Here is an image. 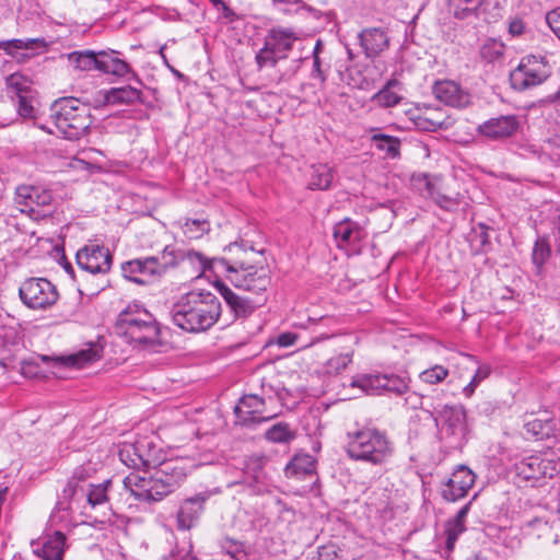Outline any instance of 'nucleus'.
Masks as SVG:
<instances>
[{
  "mask_svg": "<svg viewBox=\"0 0 560 560\" xmlns=\"http://www.w3.org/2000/svg\"><path fill=\"white\" fill-rule=\"evenodd\" d=\"M158 265V276L164 273L167 268L174 267L177 264L178 256L172 246H165L163 252L156 256H152Z\"/></svg>",
  "mask_w": 560,
  "mask_h": 560,
  "instance_id": "nucleus-42",
  "label": "nucleus"
},
{
  "mask_svg": "<svg viewBox=\"0 0 560 560\" xmlns=\"http://www.w3.org/2000/svg\"><path fill=\"white\" fill-rule=\"evenodd\" d=\"M78 266L91 275H106L112 268V254L107 247L88 244L75 255Z\"/></svg>",
  "mask_w": 560,
  "mask_h": 560,
  "instance_id": "nucleus-12",
  "label": "nucleus"
},
{
  "mask_svg": "<svg viewBox=\"0 0 560 560\" xmlns=\"http://www.w3.org/2000/svg\"><path fill=\"white\" fill-rule=\"evenodd\" d=\"M553 235L556 249L558 253H560V214L555 221Z\"/></svg>",
  "mask_w": 560,
  "mask_h": 560,
  "instance_id": "nucleus-64",
  "label": "nucleus"
},
{
  "mask_svg": "<svg viewBox=\"0 0 560 560\" xmlns=\"http://www.w3.org/2000/svg\"><path fill=\"white\" fill-rule=\"evenodd\" d=\"M351 361L352 355L350 353L338 354L327 361V372L339 373L345 370Z\"/></svg>",
  "mask_w": 560,
  "mask_h": 560,
  "instance_id": "nucleus-49",
  "label": "nucleus"
},
{
  "mask_svg": "<svg viewBox=\"0 0 560 560\" xmlns=\"http://www.w3.org/2000/svg\"><path fill=\"white\" fill-rule=\"evenodd\" d=\"M91 475V469L90 468H86L84 466H80L78 467L74 471H73V475L72 477L75 479V480H79V481H84L86 478H89Z\"/></svg>",
  "mask_w": 560,
  "mask_h": 560,
  "instance_id": "nucleus-63",
  "label": "nucleus"
},
{
  "mask_svg": "<svg viewBox=\"0 0 560 560\" xmlns=\"http://www.w3.org/2000/svg\"><path fill=\"white\" fill-rule=\"evenodd\" d=\"M491 373V368L488 364L479 365L476 373L471 377L470 382L463 388V394L465 397L470 398L479 384L489 377Z\"/></svg>",
  "mask_w": 560,
  "mask_h": 560,
  "instance_id": "nucleus-45",
  "label": "nucleus"
},
{
  "mask_svg": "<svg viewBox=\"0 0 560 560\" xmlns=\"http://www.w3.org/2000/svg\"><path fill=\"white\" fill-rule=\"evenodd\" d=\"M142 92L137 88L126 85L113 88L108 91H101L95 98L96 106L105 105H130L141 102Z\"/></svg>",
  "mask_w": 560,
  "mask_h": 560,
  "instance_id": "nucleus-24",
  "label": "nucleus"
},
{
  "mask_svg": "<svg viewBox=\"0 0 560 560\" xmlns=\"http://www.w3.org/2000/svg\"><path fill=\"white\" fill-rule=\"evenodd\" d=\"M360 42L368 57H376L385 47V33L381 28L365 30L360 34Z\"/></svg>",
  "mask_w": 560,
  "mask_h": 560,
  "instance_id": "nucleus-28",
  "label": "nucleus"
},
{
  "mask_svg": "<svg viewBox=\"0 0 560 560\" xmlns=\"http://www.w3.org/2000/svg\"><path fill=\"white\" fill-rule=\"evenodd\" d=\"M382 381V377L378 375H364L354 380L351 386L361 388V390L368 395H382L385 389V385Z\"/></svg>",
  "mask_w": 560,
  "mask_h": 560,
  "instance_id": "nucleus-36",
  "label": "nucleus"
},
{
  "mask_svg": "<svg viewBox=\"0 0 560 560\" xmlns=\"http://www.w3.org/2000/svg\"><path fill=\"white\" fill-rule=\"evenodd\" d=\"M100 58L101 51L94 52L92 50L84 51H73L68 55V60L70 65L81 71H91L98 70L100 71Z\"/></svg>",
  "mask_w": 560,
  "mask_h": 560,
  "instance_id": "nucleus-31",
  "label": "nucleus"
},
{
  "mask_svg": "<svg viewBox=\"0 0 560 560\" xmlns=\"http://www.w3.org/2000/svg\"><path fill=\"white\" fill-rule=\"evenodd\" d=\"M509 32L513 36H520L525 32V23L521 19H513L509 24Z\"/></svg>",
  "mask_w": 560,
  "mask_h": 560,
  "instance_id": "nucleus-59",
  "label": "nucleus"
},
{
  "mask_svg": "<svg viewBox=\"0 0 560 560\" xmlns=\"http://www.w3.org/2000/svg\"><path fill=\"white\" fill-rule=\"evenodd\" d=\"M470 503L465 504L463 508L459 509L457 514L453 520H450L446 523L445 527V548L447 552H452L455 544L458 539V537L466 530V517L469 512Z\"/></svg>",
  "mask_w": 560,
  "mask_h": 560,
  "instance_id": "nucleus-26",
  "label": "nucleus"
},
{
  "mask_svg": "<svg viewBox=\"0 0 560 560\" xmlns=\"http://www.w3.org/2000/svg\"><path fill=\"white\" fill-rule=\"evenodd\" d=\"M116 334L137 346L155 345L160 328L153 315L138 305L128 306L120 312L115 325Z\"/></svg>",
  "mask_w": 560,
  "mask_h": 560,
  "instance_id": "nucleus-5",
  "label": "nucleus"
},
{
  "mask_svg": "<svg viewBox=\"0 0 560 560\" xmlns=\"http://www.w3.org/2000/svg\"><path fill=\"white\" fill-rule=\"evenodd\" d=\"M520 128V121L515 115H501L490 118L478 126V135L493 141L505 140Z\"/></svg>",
  "mask_w": 560,
  "mask_h": 560,
  "instance_id": "nucleus-17",
  "label": "nucleus"
},
{
  "mask_svg": "<svg viewBox=\"0 0 560 560\" xmlns=\"http://www.w3.org/2000/svg\"><path fill=\"white\" fill-rule=\"evenodd\" d=\"M546 22L552 33L557 36V38H560V7L555 8L547 12L546 14Z\"/></svg>",
  "mask_w": 560,
  "mask_h": 560,
  "instance_id": "nucleus-50",
  "label": "nucleus"
},
{
  "mask_svg": "<svg viewBox=\"0 0 560 560\" xmlns=\"http://www.w3.org/2000/svg\"><path fill=\"white\" fill-rule=\"evenodd\" d=\"M548 77L544 58L524 57L518 67L511 72V84L515 90L523 91L542 83Z\"/></svg>",
  "mask_w": 560,
  "mask_h": 560,
  "instance_id": "nucleus-10",
  "label": "nucleus"
},
{
  "mask_svg": "<svg viewBox=\"0 0 560 560\" xmlns=\"http://www.w3.org/2000/svg\"><path fill=\"white\" fill-rule=\"evenodd\" d=\"M112 482L110 480H106L103 483L100 485H91L90 490L86 493V499L89 504H91L93 508L101 505L107 501V491L108 487H110Z\"/></svg>",
  "mask_w": 560,
  "mask_h": 560,
  "instance_id": "nucleus-44",
  "label": "nucleus"
},
{
  "mask_svg": "<svg viewBox=\"0 0 560 560\" xmlns=\"http://www.w3.org/2000/svg\"><path fill=\"white\" fill-rule=\"evenodd\" d=\"M401 142L398 138L387 135V159H397L400 156Z\"/></svg>",
  "mask_w": 560,
  "mask_h": 560,
  "instance_id": "nucleus-52",
  "label": "nucleus"
},
{
  "mask_svg": "<svg viewBox=\"0 0 560 560\" xmlns=\"http://www.w3.org/2000/svg\"><path fill=\"white\" fill-rule=\"evenodd\" d=\"M36 100L33 96V93L23 94L18 97V114L25 118L31 119L36 117V108L35 104Z\"/></svg>",
  "mask_w": 560,
  "mask_h": 560,
  "instance_id": "nucleus-46",
  "label": "nucleus"
},
{
  "mask_svg": "<svg viewBox=\"0 0 560 560\" xmlns=\"http://www.w3.org/2000/svg\"><path fill=\"white\" fill-rule=\"evenodd\" d=\"M485 0H447L448 10L456 20L478 16L479 9Z\"/></svg>",
  "mask_w": 560,
  "mask_h": 560,
  "instance_id": "nucleus-30",
  "label": "nucleus"
},
{
  "mask_svg": "<svg viewBox=\"0 0 560 560\" xmlns=\"http://www.w3.org/2000/svg\"><path fill=\"white\" fill-rule=\"evenodd\" d=\"M100 63L101 72L116 77L131 74L132 78L138 79L137 74L131 70L130 66L126 61L113 56L112 54L101 51Z\"/></svg>",
  "mask_w": 560,
  "mask_h": 560,
  "instance_id": "nucleus-29",
  "label": "nucleus"
},
{
  "mask_svg": "<svg viewBox=\"0 0 560 560\" xmlns=\"http://www.w3.org/2000/svg\"><path fill=\"white\" fill-rule=\"evenodd\" d=\"M517 476L525 480H537L544 477L552 478L560 470V457L551 454H534L526 456L514 464Z\"/></svg>",
  "mask_w": 560,
  "mask_h": 560,
  "instance_id": "nucleus-9",
  "label": "nucleus"
},
{
  "mask_svg": "<svg viewBox=\"0 0 560 560\" xmlns=\"http://www.w3.org/2000/svg\"><path fill=\"white\" fill-rule=\"evenodd\" d=\"M434 421L443 439L453 442H460L464 439L467 425L466 410L463 406L443 405Z\"/></svg>",
  "mask_w": 560,
  "mask_h": 560,
  "instance_id": "nucleus-11",
  "label": "nucleus"
},
{
  "mask_svg": "<svg viewBox=\"0 0 560 560\" xmlns=\"http://www.w3.org/2000/svg\"><path fill=\"white\" fill-rule=\"evenodd\" d=\"M334 170L327 164H316L312 166L308 188L326 190L330 188L334 180Z\"/></svg>",
  "mask_w": 560,
  "mask_h": 560,
  "instance_id": "nucleus-32",
  "label": "nucleus"
},
{
  "mask_svg": "<svg viewBox=\"0 0 560 560\" xmlns=\"http://www.w3.org/2000/svg\"><path fill=\"white\" fill-rule=\"evenodd\" d=\"M102 357V349L97 346H89L85 349H81L75 353L58 357V358H48L46 355L42 357V360L47 362L51 361L52 366H66V368H74V369H83L89 364L100 360Z\"/></svg>",
  "mask_w": 560,
  "mask_h": 560,
  "instance_id": "nucleus-22",
  "label": "nucleus"
},
{
  "mask_svg": "<svg viewBox=\"0 0 560 560\" xmlns=\"http://www.w3.org/2000/svg\"><path fill=\"white\" fill-rule=\"evenodd\" d=\"M265 436L273 443H288L295 438V433L288 423L278 422L266 431Z\"/></svg>",
  "mask_w": 560,
  "mask_h": 560,
  "instance_id": "nucleus-39",
  "label": "nucleus"
},
{
  "mask_svg": "<svg viewBox=\"0 0 560 560\" xmlns=\"http://www.w3.org/2000/svg\"><path fill=\"white\" fill-rule=\"evenodd\" d=\"M236 288L254 295H266L271 283L270 269L261 255L237 243L224 248V256L214 261Z\"/></svg>",
  "mask_w": 560,
  "mask_h": 560,
  "instance_id": "nucleus-1",
  "label": "nucleus"
},
{
  "mask_svg": "<svg viewBox=\"0 0 560 560\" xmlns=\"http://www.w3.org/2000/svg\"><path fill=\"white\" fill-rule=\"evenodd\" d=\"M50 118L57 131L68 140L83 137L92 124L86 104L75 97H61L50 107Z\"/></svg>",
  "mask_w": 560,
  "mask_h": 560,
  "instance_id": "nucleus-4",
  "label": "nucleus"
},
{
  "mask_svg": "<svg viewBox=\"0 0 560 560\" xmlns=\"http://www.w3.org/2000/svg\"><path fill=\"white\" fill-rule=\"evenodd\" d=\"M296 68H298V66H295L291 70H285L283 72H280L279 74H275L270 78V80L272 82H275L276 84H279L284 81H289L296 72Z\"/></svg>",
  "mask_w": 560,
  "mask_h": 560,
  "instance_id": "nucleus-61",
  "label": "nucleus"
},
{
  "mask_svg": "<svg viewBox=\"0 0 560 560\" xmlns=\"http://www.w3.org/2000/svg\"><path fill=\"white\" fill-rule=\"evenodd\" d=\"M347 453L351 458L381 464L385 459V440L373 429L348 434Z\"/></svg>",
  "mask_w": 560,
  "mask_h": 560,
  "instance_id": "nucleus-7",
  "label": "nucleus"
},
{
  "mask_svg": "<svg viewBox=\"0 0 560 560\" xmlns=\"http://www.w3.org/2000/svg\"><path fill=\"white\" fill-rule=\"evenodd\" d=\"M296 39L291 28L272 27L265 36L264 46L256 52L258 70L276 68L280 61L285 60Z\"/></svg>",
  "mask_w": 560,
  "mask_h": 560,
  "instance_id": "nucleus-6",
  "label": "nucleus"
},
{
  "mask_svg": "<svg viewBox=\"0 0 560 560\" xmlns=\"http://www.w3.org/2000/svg\"><path fill=\"white\" fill-rule=\"evenodd\" d=\"M121 271L126 279L138 284H149L159 277L158 265L153 257L126 261L121 265Z\"/></svg>",
  "mask_w": 560,
  "mask_h": 560,
  "instance_id": "nucleus-20",
  "label": "nucleus"
},
{
  "mask_svg": "<svg viewBox=\"0 0 560 560\" xmlns=\"http://www.w3.org/2000/svg\"><path fill=\"white\" fill-rule=\"evenodd\" d=\"M296 339H298V335L294 332H289V331L282 332L279 335L277 343L280 347H290L295 343Z\"/></svg>",
  "mask_w": 560,
  "mask_h": 560,
  "instance_id": "nucleus-58",
  "label": "nucleus"
},
{
  "mask_svg": "<svg viewBox=\"0 0 560 560\" xmlns=\"http://www.w3.org/2000/svg\"><path fill=\"white\" fill-rule=\"evenodd\" d=\"M395 85L394 80H387V107L397 105L402 97L397 95L396 93L389 92V89Z\"/></svg>",
  "mask_w": 560,
  "mask_h": 560,
  "instance_id": "nucleus-62",
  "label": "nucleus"
},
{
  "mask_svg": "<svg viewBox=\"0 0 560 560\" xmlns=\"http://www.w3.org/2000/svg\"><path fill=\"white\" fill-rule=\"evenodd\" d=\"M219 299L209 291H190L173 304L170 315L174 325L187 332L210 329L221 315Z\"/></svg>",
  "mask_w": 560,
  "mask_h": 560,
  "instance_id": "nucleus-2",
  "label": "nucleus"
},
{
  "mask_svg": "<svg viewBox=\"0 0 560 560\" xmlns=\"http://www.w3.org/2000/svg\"><path fill=\"white\" fill-rule=\"evenodd\" d=\"M14 200L22 212H35L36 207L50 205L52 194L49 189L43 187L21 185L15 190Z\"/></svg>",
  "mask_w": 560,
  "mask_h": 560,
  "instance_id": "nucleus-19",
  "label": "nucleus"
},
{
  "mask_svg": "<svg viewBox=\"0 0 560 560\" xmlns=\"http://www.w3.org/2000/svg\"><path fill=\"white\" fill-rule=\"evenodd\" d=\"M67 548V537L60 530L43 535L31 541L32 552L40 560H63Z\"/></svg>",
  "mask_w": 560,
  "mask_h": 560,
  "instance_id": "nucleus-14",
  "label": "nucleus"
},
{
  "mask_svg": "<svg viewBox=\"0 0 560 560\" xmlns=\"http://www.w3.org/2000/svg\"><path fill=\"white\" fill-rule=\"evenodd\" d=\"M80 482L79 480H75L73 477H71L65 489H63V498L65 499H72L77 493L78 491L81 489L80 488Z\"/></svg>",
  "mask_w": 560,
  "mask_h": 560,
  "instance_id": "nucleus-55",
  "label": "nucleus"
},
{
  "mask_svg": "<svg viewBox=\"0 0 560 560\" xmlns=\"http://www.w3.org/2000/svg\"><path fill=\"white\" fill-rule=\"evenodd\" d=\"M427 125L423 126L424 129L430 131H435L438 129H448L452 126V120L450 118L444 119H435V118H425Z\"/></svg>",
  "mask_w": 560,
  "mask_h": 560,
  "instance_id": "nucleus-51",
  "label": "nucleus"
},
{
  "mask_svg": "<svg viewBox=\"0 0 560 560\" xmlns=\"http://www.w3.org/2000/svg\"><path fill=\"white\" fill-rule=\"evenodd\" d=\"M408 380L402 375H387V393L402 395L408 390Z\"/></svg>",
  "mask_w": 560,
  "mask_h": 560,
  "instance_id": "nucleus-48",
  "label": "nucleus"
},
{
  "mask_svg": "<svg viewBox=\"0 0 560 560\" xmlns=\"http://www.w3.org/2000/svg\"><path fill=\"white\" fill-rule=\"evenodd\" d=\"M206 500V495L197 494L195 497L186 499L180 504L176 517L178 529L189 530L197 524L203 511V504Z\"/></svg>",
  "mask_w": 560,
  "mask_h": 560,
  "instance_id": "nucleus-23",
  "label": "nucleus"
},
{
  "mask_svg": "<svg viewBox=\"0 0 560 560\" xmlns=\"http://www.w3.org/2000/svg\"><path fill=\"white\" fill-rule=\"evenodd\" d=\"M448 375V370L442 365H434L420 373V380L423 383L435 385L443 382Z\"/></svg>",
  "mask_w": 560,
  "mask_h": 560,
  "instance_id": "nucleus-47",
  "label": "nucleus"
},
{
  "mask_svg": "<svg viewBox=\"0 0 560 560\" xmlns=\"http://www.w3.org/2000/svg\"><path fill=\"white\" fill-rule=\"evenodd\" d=\"M316 471V460L310 454H296L285 466L287 477L302 479Z\"/></svg>",
  "mask_w": 560,
  "mask_h": 560,
  "instance_id": "nucleus-25",
  "label": "nucleus"
},
{
  "mask_svg": "<svg viewBox=\"0 0 560 560\" xmlns=\"http://www.w3.org/2000/svg\"><path fill=\"white\" fill-rule=\"evenodd\" d=\"M223 555L233 560H247V552L242 541L225 537L219 541Z\"/></svg>",
  "mask_w": 560,
  "mask_h": 560,
  "instance_id": "nucleus-38",
  "label": "nucleus"
},
{
  "mask_svg": "<svg viewBox=\"0 0 560 560\" xmlns=\"http://www.w3.org/2000/svg\"><path fill=\"white\" fill-rule=\"evenodd\" d=\"M19 296L28 308L44 310L57 302L58 292L47 279L31 278L21 284Z\"/></svg>",
  "mask_w": 560,
  "mask_h": 560,
  "instance_id": "nucleus-8",
  "label": "nucleus"
},
{
  "mask_svg": "<svg viewBox=\"0 0 560 560\" xmlns=\"http://www.w3.org/2000/svg\"><path fill=\"white\" fill-rule=\"evenodd\" d=\"M210 230V224L206 220L188 219L183 225L184 234L190 240H198Z\"/></svg>",
  "mask_w": 560,
  "mask_h": 560,
  "instance_id": "nucleus-43",
  "label": "nucleus"
},
{
  "mask_svg": "<svg viewBox=\"0 0 560 560\" xmlns=\"http://www.w3.org/2000/svg\"><path fill=\"white\" fill-rule=\"evenodd\" d=\"M505 46L497 39H488L480 48V56L487 62L499 60L504 54Z\"/></svg>",
  "mask_w": 560,
  "mask_h": 560,
  "instance_id": "nucleus-40",
  "label": "nucleus"
},
{
  "mask_svg": "<svg viewBox=\"0 0 560 560\" xmlns=\"http://www.w3.org/2000/svg\"><path fill=\"white\" fill-rule=\"evenodd\" d=\"M184 478L185 474L182 469L165 465L164 468L150 476H147L145 471L142 474L131 472L124 479V485L136 500L153 503L174 492Z\"/></svg>",
  "mask_w": 560,
  "mask_h": 560,
  "instance_id": "nucleus-3",
  "label": "nucleus"
},
{
  "mask_svg": "<svg viewBox=\"0 0 560 560\" xmlns=\"http://www.w3.org/2000/svg\"><path fill=\"white\" fill-rule=\"evenodd\" d=\"M475 474L464 465L458 466L442 490V497L447 501L464 498L475 483Z\"/></svg>",
  "mask_w": 560,
  "mask_h": 560,
  "instance_id": "nucleus-18",
  "label": "nucleus"
},
{
  "mask_svg": "<svg viewBox=\"0 0 560 560\" xmlns=\"http://www.w3.org/2000/svg\"><path fill=\"white\" fill-rule=\"evenodd\" d=\"M337 553L335 546H323L318 548L317 553L314 556L315 560H335Z\"/></svg>",
  "mask_w": 560,
  "mask_h": 560,
  "instance_id": "nucleus-53",
  "label": "nucleus"
},
{
  "mask_svg": "<svg viewBox=\"0 0 560 560\" xmlns=\"http://www.w3.org/2000/svg\"><path fill=\"white\" fill-rule=\"evenodd\" d=\"M31 80L25 75L15 72L7 77L5 85L9 92L16 95V97L22 96L23 94L33 93L31 88Z\"/></svg>",
  "mask_w": 560,
  "mask_h": 560,
  "instance_id": "nucleus-37",
  "label": "nucleus"
},
{
  "mask_svg": "<svg viewBox=\"0 0 560 560\" xmlns=\"http://www.w3.org/2000/svg\"><path fill=\"white\" fill-rule=\"evenodd\" d=\"M185 262L189 264L195 268V272L198 276L203 275L207 270H211L213 272H221L222 269L217 267L214 265V261L217 259H220V257H215L212 259H208L206 256H203L199 252L189 250L186 253L185 257L183 258Z\"/></svg>",
  "mask_w": 560,
  "mask_h": 560,
  "instance_id": "nucleus-34",
  "label": "nucleus"
},
{
  "mask_svg": "<svg viewBox=\"0 0 560 560\" xmlns=\"http://www.w3.org/2000/svg\"><path fill=\"white\" fill-rule=\"evenodd\" d=\"M264 396L257 394L245 395L236 405L234 412L244 424L261 422L272 418L271 415H265L266 399L271 400V395H268L265 386L262 385Z\"/></svg>",
  "mask_w": 560,
  "mask_h": 560,
  "instance_id": "nucleus-13",
  "label": "nucleus"
},
{
  "mask_svg": "<svg viewBox=\"0 0 560 560\" xmlns=\"http://www.w3.org/2000/svg\"><path fill=\"white\" fill-rule=\"evenodd\" d=\"M318 49H319V43L316 44L315 49L313 51V54H314V65H313L312 77L313 78H318L320 81H324L325 77H324V73H323V71L320 69V61H319V57H318Z\"/></svg>",
  "mask_w": 560,
  "mask_h": 560,
  "instance_id": "nucleus-56",
  "label": "nucleus"
},
{
  "mask_svg": "<svg viewBox=\"0 0 560 560\" xmlns=\"http://www.w3.org/2000/svg\"><path fill=\"white\" fill-rule=\"evenodd\" d=\"M80 482L79 480H75L73 477H71L65 489H63V498L65 499H72L77 493L78 491L81 489L80 488Z\"/></svg>",
  "mask_w": 560,
  "mask_h": 560,
  "instance_id": "nucleus-54",
  "label": "nucleus"
},
{
  "mask_svg": "<svg viewBox=\"0 0 560 560\" xmlns=\"http://www.w3.org/2000/svg\"><path fill=\"white\" fill-rule=\"evenodd\" d=\"M550 254H551V249H550L548 237L547 236L537 237V240L534 244L533 254H532L533 262L537 267H541L548 260V258L550 257Z\"/></svg>",
  "mask_w": 560,
  "mask_h": 560,
  "instance_id": "nucleus-41",
  "label": "nucleus"
},
{
  "mask_svg": "<svg viewBox=\"0 0 560 560\" xmlns=\"http://www.w3.org/2000/svg\"><path fill=\"white\" fill-rule=\"evenodd\" d=\"M44 38L8 39L0 42V49L14 57L19 50H33L36 48H46Z\"/></svg>",
  "mask_w": 560,
  "mask_h": 560,
  "instance_id": "nucleus-33",
  "label": "nucleus"
},
{
  "mask_svg": "<svg viewBox=\"0 0 560 560\" xmlns=\"http://www.w3.org/2000/svg\"><path fill=\"white\" fill-rule=\"evenodd\" d=\"M433 94L442 103L456 108L467 107L471 103L470 94L451 80L436 82L433 85Z\"/></svg>",
  "mask_w": 560,
  "mask_h": 560,
  "instance_id": "nucleus-21",
  "label": "nucleus"
},
{
  "mask_svg": "<svg viewBox=\"0 0 560 560\" xmlns=\"http://www.w3.org/2000/svg\"><path fill=\"white\" fill-rule=\"evenodd\" d=\"M525 428L527 432H532L536 439H541L544 435L541 432L542 424L540 420L529 421L526 423Z\"/></svg>",
  "mask_w": 560,
  "mask_h": 560,
  "instance_id": "nucleus-60",
  "label": "nucleus"
},
{
  "mask_svg": "<svg viewBox=\"0 0 560 560\" xmlns=\"http://www.w3.org/2000/svg\"><path fill=\"white\" fill-rule=\"evenodd\" d=\"M143 445L137 444H124L119 451L120 460L128 467L139 469L141 467H149L153 463L149 454L141 452Z\"/></svg>",
  "mask_w": 560,
  "mask_h": 560,
  "instance_id": "nucleus-27",
  "label": "nucleus"
},
{
  "mask_svg": "<svg viewBox=\"0 0 560 560\" xmlns=\"http://www.w3.org/2000/svg\"><path fill=\"white\" fill-rule=\"evenodd\" d=\"M425 197L431 198L440 208L447 210V211H454L459 206V200L457 197H451L442 194L438 187L431 183H425Z\"/></svg>",
  "mask_w": 560,
  "mask_h": 560,
  "instance_id": "nucleus-35",
  "label": "nucleus"
},
{
  "mask_svg": "<svg viewBox=\"0 0 560 560\" xmlns=\"http://www.w3.org/2000/svg\"><path fill=\"white\" fill-rule=\"evenodd\" d=\"M366 233L360 223L346 218L334 225L332 236L337 247L358 253Z\"/></svg>",
  "mask_w": 560,
  "mask_h": 560,
  "instance_id": "nucleus-15",
  "label": "nucleus"
},
{
  "mask_svg": "<svg viewBox=\"0 0 560 560\" xmlns=\"http://www.w3.org/2000/svg\"><path fill=\"white\" fill-rule=\"evenodd\" d=\"M218 289L235 318L248 317L267 301V295H255L254 298L240 295L224 283H220Z\"/></svg>",
  "mask_w": 560,
  "mask_h": 560,
  "instance_id": "nucleus-16",
  "label": "nucleus"
},
{
  "mask_svg": "<svg viewBox=\"0 0 560 560\" xmlns=\"http://www.w3.org/2000/svg\"><path fill=\"white\" fill-rule=\"evenodd\" d=\"M217 10H221L225 19L232 20L235 15L234 11L223 0H209Z\"/></svg>",
  "mask_w": 560,
  "mask_h": 560,
  "instance_id": "nucleus-57",
  "label": "nucleus"
}]
</instances>
